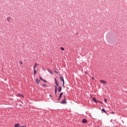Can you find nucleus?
<instances>
[{
	"label": "nucleus",
	"instance_id": "nucleus-1",
	"mask_svg": "<svg viewBox=\"0 0 127 127\" xmlns=\"http://www.w3.org/2000/svg\"><path fill=\"white\" fill-rule=\"evenodd\" d=\"M100 82H101V83H102V84H103V85H106V84H107V81H106L104 80H101Z\"/></svg>",
	"mask_w": 127,
	"mask_h": 127
},
{
	"label": "nucleus",
	"instance_id": "nucleus-2",
	"mask_svg": "<svg viewBox=\"0 0 127 127\" xmlns=\"http://www.w3.org/2000/svg\"><path fill=\"white\" fill-rule=\"evenodd\" d=\"M60 78L61 81H63V86H64V79L62 77V75H61V76L60 77Z\"/></svg>",
	"mask_w": 127,
	"mask_h": 127
},
{
	"label": "nucleus",
	"instance_id": "nucleus-3",
	"mask_svg": "<svg viewBox=\"0 0 127 127\" xmlns=\"http://www.w3.org/2000/svg\"><path fill=\"white\" fill-rule=\"evenodd\" d=\"M92 100L94 102H95V103H99V101L98 100H97L95 98H92Z\"/></svg>",
	"mask_w": 127,
	"mask_h": 127
},
{
	"label": "nucleus",
	"instance_id": "nucleus-4",
	"mask_svg": "<svg viewBox=\"0 0 127 127\" xmlns=\"http://www.w3.org/2000/svg\"><path fill=\"white\" fill-rule=\"evenodd\" d=\"M63 95V92H61L60 93V96H59V98L58 99V101H60V99H61V97H62V95Z\"/></svg>",
	"mask_w": 127,
	"mask_h": 127
},
{
	"label": "nucleus",
	"instance_id": "nucleus-5",
	"mask_svg": "<svg viewBox=\"0 0 127 127\" xmlns=\"http://www.w3.org/2000/svg\"><path fill=\"white\" fill-rule=\"evenodd\" d=\"M55 84L57 87H58V85H59V83H58V81L55 79Z\"/></svg>",
	"mask_w": 127,
	"mask_h": 127
},
{
	"label": "nucleus",
	"instance_id": "nucleus-6",
	"mask_svg": "<svg viewBox=\"0 0 127 127\" xmlns=\"http://www.w3.org/2000/svg\"><path fill=\"white\" fill-rule=\"evenodd\" d=\"M66 99H65V96L64 97V100L61 102V104H66Z\"/></svg>",
	"mask_w": 127,
	"mask_h": 127
},
{
	"label": "nucleus",
	"instance_id": "nucleus-7",
	"mask_svg": "<svg viewBox=\"0 0 127 127\" xmlns=\"http://www.w3.org/2000/svg\"><path fill=\"white\" fill-rule=\"evenodd\" d=\"M48 71L50 73V74H51V75H53V72H52V70L49 69H48Z\"/></svg>",
	"mask_w": 127,
	"mask_h": 127
},
{
	"label": "nucleus",
	"instance_id": "nucleus-8",
	"mask_svg": "<svg viewBox=\"0 0 127 127\" xmlns=\"http://www.w3.org/2000/svg\"><path fill=\"white\" fill-rule=\"evenodd\" d=\"M87 120H86V119H83V120H82V123H83V124H87Z\"/></svg>",
	"mask_w": 127,
	"mask_h": 127
},
{
	"label": "nucleus",
	"instance_id": "nucleus-9",
	"mask_svg": "<svg viewBox=\"0 0 127 127\" xmlns=\"http://www.w3.org/2000/svg\"><path fill=\"white\" fill-rule=\"evenodd\" d=\"M62 90V86H60L59 89H58V92H59L60 93V92H61Z\"/></svg>",
	"mask_w": 127,
	"mask_h": 127
},
{
	"label": "nucleus",
	"instance_id": "nucleus-10",
	"mask_svg": "<svg viewBox=\"0 0 127 127\" xmlns=\"http://www.w3.org/2000/svg\"><path fill=\"white\" fill-rule=\"evenodd\" d=\"M38 64H37V63H35V65H34V69H35V68H36V67H37V66H38Z\"/></svg>",
	"mask_w": 127,
	"mask_h": 127
},
{
	"label": "nucleus",
	"instance_id": "nucleus-11",
	"mask_svg": "<svg viewBox=\"0 0 127 127\" xmlns=\"http://www.w3.org/2000/svg\"><path fill=\"white\" fill-rule=\"evenodd\" d=\"M55 95H56V93H57V87L56 86H55Z\"/></svg>",
	"mask_w": 127,
	"mask_h": 127
},
{
	"label": "nucleus",
	"instance_id": "nucleus-12",
	"mask_svg": "<svg viewBox=\"0 0 127 127\" xmlns=\"http://www.w3.org/2000/svg\"><path fill=\"white\" fill-rule=\"evenodd\" d=\"M7 21H10V20H11V18L9 17H8L7 18Z\"/></svg>",
	"mask_w": 127,
	"mask_h": 127
},
{
	"label": "nucleus",
	"instance_id": "nucleus-13",
	"mask_svg": "<svg viewBox=\"0 0 127 127\" xmlns=\"http://www.w3.org/2000/svg\"><path fill=\"white\" fill-rule=\"evenodd\" d=\"M19 124H15V125H14V127H19Z\"/></svg>",
	"mask_w": 127,
	"mask_h": 127
},
{
	"label": "nucleus",
	"instance_id": "nucleus-14",
	"mask_svg": "<svg viewBox=\"0 0 127 127\" xmlns=\"http://www.w3.org/2000/svg\"><path fill=\"white\" fill-rule=\"evenodd\" d=\"M18 97H21L22 98L23 97V95L20 94H18L17 95Z\"/></svg>",
	"mask_w": 127,
	"mask_h": 127
},
{
	"label": "nucleus",
	"instance_id": "nucleus-15",
	"mask_svg": "<svg viewBox=\"0 0 127 127\" xmlns=\"http://www.w3.org/2000/svg\"><path fill=\"white\" fill-rule=\"evenodd\" d=\"M36 83H37V84H39V83H38V82H40V81H39L38 79H36Z\"/></svg>",
	"mask_w": 127,
	"mask_h": 127
},
{
	"label": "nucleus",
	"instance_id": "nucleus-16",
	"mask_svg": "<svg viewBox=\"0 0 127 127\" xmlns=\"http://www.w3.org/2000/svg\"><path fill=\"white\" fill-rule=\"evenodd\" d=\"M61 48V50H62L63 51H64V50H65V49H64V48H63V47H61L60 48Z\"/></svg>",
	"mask_w": 127,
	"mask_h": 127
},
{
	"label": "nucleus",
	"instance_id": "nucleus-17",
	"mask_svg": "<svg viewBox=\"0 0 127 127\" xmlns=\"http://www.w3.org/2000/svg\"><path fill=\"white\" fill-rule=\"evenodd\" d=\"M36 74V70L34 69V75H35Z\"/></svg>",
	"mask_w": 127,
	"mask_h": 127
},
{
	"label": "nucleus",
	"instance_id": "nucleus-18",
	"mask_svg": "<svg viewBox=\"0 0 127 127\" xmlns=\"http://www.w3.org/2000/svg\"><path fill=\"white\" fill-rule=\"evenodd\" d=\"M102 111L104 112V113H106V110H105L104 109H102Z\"/></svg>",
	"mask_w": 127,
	"mask_h": 127
},
{
	"label": "nucleus",
	"instance_id": "nucleus-19",
	"mask_svg": "<svg viewBox=\"0 0 127 127\" xmlns=\"http://www.w3.org/2000/svg\"><path fill=\"white\" fill-rule=\"evenodd\" d=\"M54 72H55V73H57V74H58V73H59V72H58V71H56V70H54Z\"/></svg>",
	"mask_w": 127,
	"mask_h": 127
},
{
	"label": "nucleus",
	"instance_id": "nucleus-20",
	"mask_svg": "<svg viewBox=\"0 0 127 127\" xmlns=\"http://www.w3.org/2000/svg\"><path fill=\"white\" fill-rule=\"evenodd\" d=\"M104 102H105V103H107V99L106 98L104 99Z\"/></svg>",
	"mask_w": 127,
	"mask_h": 127
},
{
	"label": "nucleus",
	"instance_id": "nucleus-21",
	"mask_svg": "<svg viewBox=\"0 0 127 127\" xmlns=\"http://www.w3.org/2000/svg\"><path fill=\"white\" fill-rule=\"evenodd\" d=\"M92 80H95V77H94V76H92Z\"/></svg>",
	"mask_w": 127,
	"mask_h": 127
},
{
	"label": "nucleus",
	"instance_id": "nucleus-22",
	"mask_svg": "<svg viewBox=\"0 0 127 127\" xmlns=\"http://www.w3.org/2000/svg\"><path fill=\"white\" fill-rule=\"evenodd\" d=\"M40 80H42V81H43V79L42 77H40Z\"/></svg>",
	"mask_w": 127,
	"mask_h": 127
},
{
	"label": "nucleus",
	"instance_id": "nucleus-23",
	"mask_svg": "<svg viewBox=\"0 0 127 127\" xmlns=\"http://www.w3.org/2000/svg\"><path fill=\"white\" fill-rule=\"evenodd\" d=\"M20 63L21 64H23V63H22V62H20Z\"/></svg>",
	"mask_w": 127,
	"mask_h": 127
},
{
	"label": "nucleus",
	"instance_id": "nucleus-24",
	"mask_svg": "<svg viewBox=\"0 0 127 127\" xmlns=\"http://www.w3.org/2000/svg\"><path fill=\"white\" fill-rule=\"evenodd\" d=\"M44 86H46L45 84H43V87H44Z\"/></svg>",
	"mask_w": 127,
	"mask_h": 127
},
{
	"label": "nucleus",
	"instance_id": "nucleus-25",
	"mask_svg": "<svg viewBox=\"0 0 127 127\" xmlns=\"http://www.w3.org/2000/svg\"><path fill=\"white\" fill-rule=\"evenodd\" d=\"M43 81H44V82H46V81H45L44 80H43Z\"/></svg>",
	"mask_w": 127,
	"mask_h": 127
},
{
	"label": "nucleus",
	"instance_id": "nucleus-26",
	"mask_svg": "<svg viewBox=\"0 0 127 127\" xmlns=\"http://www.w3.org/2000/svg\"><path fill=\"white\" fill-rule=\"evenodd\" d=\"M115 112H112L111 114H114Z\"/></svg>",
	"mask_w": 127,
	"mask_h": 127
},
{
	"label": "nucleus",
	"instance_id": "nucleus-27",
	"mask_svg": "<svg viewBox=\"0 0 127 127\" xmlns=\"http://www.w3.org/2000/svg\"><path fill=\"white\" fill-rule=\"evenodd\" d=\"M50 97H51L52 98V95H50Z\"/></svg>",
	"mask_w": 127,
	"mask_h": 127
},
{
	"label": "nucleus",
	"instance_id": "nucleus-28",
	"mask_svg": "<svg viewBox=\"0 0 127 127\" xmlns=\"http://www.w3.org/2000/svg\"><path fill=\"white\" fill-rule=\"evenodd\" d=\"M85 74H87V72H85Z\"/></svg>",
	"mask_w": 127,
	"mask_h": 127
}]
</instances>
